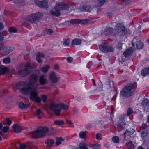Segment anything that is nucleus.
Wrapping results in <instances>:
<instances>
[{
	"label": "nucleus",
	"mask_w": 149,
	"mask_h": 149,
	"mask_svg": "<svg viewBox=\"0 0 149 149\" xmlns=\"http://www.w3.org/2000/svg\"><path fill=\"white\" fill-rule=\"evenodd\" d=\"M126 144L129 149H133L134 148V145L131 141L127 143Z\"/></svg>",
	"instance_id": "obj_33"
},
{
	"label": "nucleus",
	"mask_w": 149,
	"mask_h": 149,
	"mask_svg": "<svg viewBox=\"0 0 149 149\" xmlns=\"http://www.w3.org/2000/svg\"><path fill=\"white\" fill-rule=\"evenodd\" d=\"M136 28L139 30L141 29V26L139 24H136Z\"/></svg>",
	"instance_id": "obj_62"
},
{
	"label": "nucleus",
	"mask_w": 149,
	"mask_h": 149,
	"mask_svg": "<svg viewBox=\"0 0 149 149\" xmlns=\"http://www.w3.org/2000/svg\"><path fill=\"white\" fill-rule=\"evenodd\" d=\"M92 9V8L90 5L84 4L82 6L81 8H80V10L81 11H86L90 12Z\"/></svg>",
	"instance_id": "obj_18"
},
{
	"label": "nucleus",
	"mask_w": 149,
	"mask_h": 149,
	"mask_svg": "<svg viewBox=\"0 0 149 149\" xmlns=\"http://www.w3.org/2000/svg\"><path fill=\"white\" fill-rule=\"evenodd\" d=\"M122 44L120 42H118L117 45L116 47L117 48L120 50L122 49Z\"/></svg>",
	"instance_id": "obj_54"
},
{
	"label": "nucleus",
	"mask_w": 149,
	"mask_h": 149,
	"mask_svg": "<svg viewBox=\"0 0 149 149\" xmlns=\"http://www.w3.org/2000/svg\"><path fill=\"white\" fill-rule=\"evenodd\" d=\"M143 46V43L141 41L137 42L136 43V47L137 48L139 49L142 48Z\"/></svg>",
	"instance_id": "obj_32"
},
{
	"label": "nucleus",
	"mask_w": 149,
	"mask_h": 149,
	"mask_svg": "<svg viewBox=\"0 0 149 149\" xmlns=\"http://www.w3.org/2000/svg\"><path fill=\"white\" fill-rule=\"evenodd\" d=\"M55 11L51 10L50 11V14L53 16L58 17L60 15V13L58 10L55 9Z\"/></svg>",
	"instance_id": "obj_26"
},
{
	"label": "nucleus",
	"mask_w": 149,
	"mask_h": 149,
	"mask_svg": "<svg viewBox=\"0 0 149 149\" xmlns=\"http://www.w3.org/2000/svg\"><path fill=\"white\" fill-rule=\"evenodd\" d=\"M112 140L113 142L116 143H118L119 142V139L118 136H114L112 138Z\"/></svg>",
	"instance_id": "obj_41"
},
{
	"label": "nucleus",
	"mask_w": 149,
	"mask_h": 149,
	"mask_svg": "<svg viewBox=\"0 0 149 149\" xmlns=\"http://www.w3.org/2000/svg\"><path fill=\"white\" fill-rule=\"evenodd\" d=\"M3 26L2 23H0V30L3 29Z\"/></svg>",
	"instance_id": "obj_63"
},
{
	"label": "nucleus",
	"mask_w": 149,
	"mask_h": 149,
	"mask_svg": "<svg viewBox=\"0 0 149 149\" xmlns=\"http://www.w3.org/2000/svg\"><path fill=\"white\" fill-rule=\"evenodd\" d=\"M70 43V39H67L65 40L63 42V44L65 46H69Z\"/></svg>",
	"instance_id": "obj_45"
},
{
	"label": "nucleus",
	"mask_w": 149,
	"mask_h": 149,
	"mask_svg": "<svg viewBox=\"0 0 149 149\" xmlns=\"http://www.w3.org/2000/svg\"><path fill=\"white\" fill-rule=\"evenodd\" d=\"M47 96L45 95L42 96V99L44 102H45L46 100Z\"/></svg>",
	"instance_id": "obj_57"
},
{
	"label": "nucleus",
	"mask_w": 149,
	"mask_h": 149,
	"mask_svg": "<svg viewBox=\"0 0 149 149\" xmlns=\"http://www.w3.org/2000/svg\"><path fill=\"white\" fill-rule=\"evenodd\" d=\"M34 2L39 7L46 8L48 7L47 2L46 1H40L38 0H34Z\"/></svg>",
	"instance_id": "obj_13"
},
{
	"label": "nucleus",
	"mask_w": 149,
	"mask_h": 149,
	"mask_svg": "<svg viewBox=\"0 0 149 149\" xmlns=\"http://www.w3.org/2000/svg\"><path fill=\"white\" fill-rule=\"evenodd\" d=\"M70 23L71 24H75L78 23V20L77 19H72L69 21Z\"/></svg>",
	"instance_id": "obj_49"
},
{
	"label": "nucleus",
	"mask_w": 149,
	"mask_h": 149,
	"mask_svg": "<svg viewBox=\"0 0 149 149\" xmlns=\"http://www.w3.org/2000/svg\"><path fill=\"white\" fill-rule=\"evenodd\" d=\"M54 123L58 125H62L64 123V121L61 120H57L54 121Z\"/></svg>",
	"instance_id": "obj_39"
},
{
	"label": "nucleus",
	"mask_w": 149,
	"mask_h": 149,
	"mask_svg": "<svg viewBox=\"0 0 149 149\" xmlns=\"http://www.w3.org/2000/svg\"><path fill=\"white\" fill-rule=\"evenodd\" d=\"M141 105L145 111H149V99H145L143 100L141 102Z\"/></svg>",
	"instance_id": "obj_14"
},
{
	"label": "nucleus",
	"mask_w": 149,
	"mask_h": 149,
	"mask_svg": "<svg viewBox=\"0 0 149 149\" xmlns=\"http://www.w3.org/2000/svg\"><path fill=\"white\" fill-rule=\"evenodd\" d=\"M5 121L6 122V123H5L4 122H3V123L5 125H10L12 122L11 120L8 118H6Z\"/></svg>",
	"instance_id": "obj_40"
},
{
	"label": "nucleus",
	"mask_w": 149,
	"mask_h": 149,
	"mask_svg": "<svg viewBox=\"0 0 149 149\" xmlns=\"http://www.w3.org/2000/svg\"><path fill=\"white\" fill-rule=\"evenodd\" d=\"M43 14L41 13H36L29 16L27 18V21L29 22L33 23L41 18Z\"/></svg>",
	"instance_id": "obj_7"
},
{
	"label": "nucleus",
	"mask_w": 149,
	"mask_h": 149,
	"mask_svg": "<svg viewBox=\"0 0 149 149\" xmlns=\"http://www.w3.org/2000/svg\"><path fill=\"white\" fill-rule=\"evenodd\" d=\"M133 113V110L131 108H128L127 111V114L128 116H129L132 114Z\"/></svg>",
	"instance_id": "obj_47"
},
{
	"label": "nucleus",
	"mask_w": 149,
	"mask_h": 149,
	"mask_svg": "<svg viewBox=\"0 0 149 149\" xmlns=\"http://www.w3.org/2000/svg\"><path fill=\"white\" fill-rule=\"evenodd\" d=\"M28 84H26L24 82H21L17 84L16 87L17 89L20 90L23 94L26 95L27 92V91L29 88H30Z\"/></svg>",
	"instance_id": "obj_6"
},
{
	"label": "nucleus",
	"mask_w": 149,
	"mask_h": 149,
	"mask_svg": "<svg viewBox=\"0 0 149 149\" xmlns=\"http://www.w3.org/2000/svg\"><path fill=\"white\" fill-rule=\"evenodd\" d=\"M79 149H88V148L86 144L80 143L79 145Z\"/></svg>",
	"instance_id": "obj_38"
},
{
	"label": "nucleus",
	"mask_w": 149,
	"mask_h": 149,
	"mask_svg": "<svg viewBox=\"0 0 149 149\" xmlns=\"http://www.w3.org/2000/svg\"><path fill=\"white\" fill-rule=\"evenodd\" d=\"M96 138L97 139L101 140L102 139L101 134L99 133H98L96 134Z\"/></svg>",
	"instance_id": "obj_52"
},
{
	"label": "nucleus",
	"mask_w": 149,
	"mask_h": 149,
	"mask_svg": "<svg viewBox=\"0 0 149 149\" xmlns=\"http://www.w3.org/2000/svg\"><path fill=\"white\" fill-rule=\"evenodd\" d=\"M13 131L15 133H19L21 132V127L18 124H15L12 126Z\"/></svg>",
	"instance_id": "obj_21"
},
{
	"label": "nucleus",
	"mask_w": 149,
	"mask_h": 149,
	"mask_svg": "<svg viewBox=\"0 0 149 149\" xmlns=\"http://www.w3.org/2000/svg\"><path fill=\"white\" fill-rule=\"evenodd\" d=\"M147 130L145 128L142 129V132L141 134L142 136L144 137L147 135Z\"/></svg>",
	"instance_id": "obj_36"
},
{
	"label": "nucleus",
	"mask_w": 149,
	"mask_h": 149,
	"mask_svg": "<svg viewBox=\"0 0 149 149\" xmlns=\"http://www.w3.org/2000/svg\"><path fill=\"white\" fill-rule=\"evenodd\" d=\"M45 33H47V34L49 35L53 33V31L51 29H49L45 30Z\"/></svg>",
	"instance_id": "obj_48"
},
{
	"label": "nucleus",
	"mask_w": 149,
	"mask_h": 149,
	"mask_svg": "<svg viewBox=\"0 0 149 149\" xmlns=\"http://www.w3.org/2000/svg\"><path fill=\"white\" fill-rule=\"evenodd\" d=\"M54 141L51 139H48L45 142L47 146H52L54 143Z\"/></svg>",
	"instance_id": "obj_28"
},
{
	"label": "nucleus",
	"mask_w": 149,
	"mask_h": 149,
	"mask_svg": "<svg viewBox=\"0 0 149 149\" xmlns=\"http://www.w3.org/2000/svg\"><path fill=\"white\" fill-rule=\"evenodd\" d=\"M109 86H113L114 83L113 81H109Z\"/></svg>",
	"instance_id": "obj_60"
},
{
	"label": "nucleus",
	"mask_w": 149,
	"mask_h": 149,
	"mask_svg": "<svg viewBox=\"0 0 149 149\" xmlns=\"http://www.w3.org/2000/svg\"><path fill=\"white\" fill-rule=\"evenodd\" d=\"M33 86L34 87L29 88L27 90L26 95L30 94V99L32 101H34L36 96L38 95V93L37 91L38 87L39 86V84H37Z\"/></svg>",
	"instance_id": "obj_5"
},
{
	"label": "nucleus",
	"mask_w": 149,
	"mask_h": 149,
	"mask_svg": "<svg viewBox=\"0 0 149 149\" xmlns=\"http://www.w3.org/2000/svg\"><path fill=\"white\" fill-rule=\"evenodd\" d=\"M49 78L50 81L53 83H56L58 81V79L56 77V73L54 72H52L49 74Z\"/></svg>",
	"instance_id": "obj_16"
},
{
	"label": "nucleus",
	"mask_w": 149,
	"mask_h": 149,
	"mask_svg": "<svg viewBox=\"0 0 149 149\" xmlns=\"http://www.w3.org/2000/svg\"><path fill=\"white\" fill-rule=\"evenodd\" d=\"M100 49L102 52L107 53L109 52H113L114 49L111 46H109L106 44H102L100 46Z\"/></svg>",
	"instance_id": "obj_11"
},
{
	"label": "nucleus",
	"mask_w": 149,
	"mask_h": 149,
	"mask_svg": "<svg viewBox=\"0 0 149 149\" xmlns=\"http://www.w3.org/2000/svg\"><path fill=\"white\" fill-rule=\"evenodd\" d=\"M64 141V139L62 137H57L56 141V145H58L61 143V141Z\"/></svg>",
	"instance_id": "obj_30"
},
{
	"label": "nucleus",
	"mask_w": 149,
	"mask_h": 149,
	"mask_svg": "<svg viewBox=\"0 0 149 149\" xmlns=\"http://www.w3.org/2000/svg\"><path fill=\"white\" fill-rule=\"evenodd\" d=\"M107 0H97V3L98 6H100L103 5Z\"/></svg>",
	"instance_id": "obj_34"
},
{
	"label": "nucleus",
	"mask_w": 149,
	"mask_h": 149,
	"mask_svg": "<svg viewBox=\"0 0 149 149\" xmlns=\"http://www.w3.org/2000/svg\"><path fill=\"white\" fill-rule=\"evenodd\" d=\"M3 49H4V54L5 55L8 54L12 50V48L10 46L4 47L3 45H2L1 47L0 46V51Z\"/></svg>",
	"instance_id": "obj_17"
},
{
	"label": "nucleus",
	"mask_w": 149,
	"mask_h": 149,
	"mask_svg": "<svg viewBox=\"0 0 149 149\" xmlns=\"http://www.w3.org/2000/svg\"><path fill=\"white\" fill-rule=\"evenodd\" d=\"M46 79L44 77L43 75L40 76L39 78V82L38 83L40 85H44L46 84Z\"/></svg>",
	"instance_id": "obj_25"
},
{
	"label": "nucleus",
	"mask_w": 149,
	"mask_h": 149,
	"mask_svg": "<svg viewBox=\"0 0 149 149\" xmlns=\"http://www.w3.org/2000/svg\"><path fill=\"white\" fill-rule=\"evenodd\" d=\"M44 56L45 55L43 54L38 52L36 54V59L39 63H41L42 62V61L41 58H44Z\"/></svg>",
	"instance_id": "obj_20"
},
{
	"label": "nucleus",
	"mask_w": 149,
	"mask_h": 149,
	"mask_svg": "<svg viewBox=\"0 0 149 149\" xmlns=\"http://www.w3.org/2000/svg\"><path fill=\"white\" fill-rule=\"evenodd\" d=\"M49 108L53 111L56 115L59 116L61 109L67 110L68 109V106L63 103H52L50 105Z\"/></svg>",
	"instance_id": "obj_2"
},
{
	"label": "nucleus",
	"mask_w": 149,
	"mask_h": 149,
	"mask_svg": "<svg viewBox=\"0 0 149 149\" xmlns=\"http://www.w3.org/2000/svg\"><path fill=\"white\" fill-rule=\"evenodd\" d=\"M81 40L80 39H75L72 40L71 42V44L72 45H79L81 43Z\"/></svg>",
	"instance_id": "obj_27"
},
{
	"label": "nucleus",
	"mask_w": 149,
	"mask_h": 149,
	"mask_svg": "<svg viewBox=\"0 0 149 149\" xmlns=\"http://www.w3.org/2000/svg\"><path fill=\"white\" fill-rule=\"evenodd\" d=\"M1 130L2 132V131L4 133H6L9 130V127L8 126H4L3 127L2 129L1 128Z\"/></svg>",
	"instance_id": "obj_46"
},
{
	"label": "nucleus",
	"mask_w": 149,
	"mask_h": 149,
	"mask_svg": "<svg viewBox=\"0 0 149 149\" xmlns=\"http://www.w3.org/2000/svg\"><path fill=\"white\" fill-rule=\"evenodd\" d=\"M4 63L6 64L9 63L10 62V59L9 57H7L4 59L3 60Z\"/></svg>",
	"instance_id": "obj_43"
},
{
	"label": "nucleus",
	"mask_w": 149,
	"mask_h": 149,
	"mask_svg": "<svg viewBox=\"0 0 149 149\" xmlns=\"http://www.w3.org/2000/svg\"><path fill=\"white\" fill-rule=\"evenodd\" d=\"M67 121L70 125H72V123L71 121H70L68 122Z\"/></svg>",
	"instance_id": "obj_64"
},
{
	"label": "nucleus",
	"mask_w": 149,
	"mask_h": 149,
	"mask_svg": "<svg viewBox=\"0 0 149 149\" xmlns=\"http://www.w3.org/2000/svg\"><path fill=\"white\" fill-rule=\"evenodd\" d=\"M3 36L2 34L0 32V41L3 40Z\"/></svg>",
	"instance_id": "obj_58"
},
{
	"label": "nucleus",
	"mask_w": 149,
	"mask_h": 149,
	"mask_svg": "<svg viewBox=\"0 0 149 149\" xmlns=\"http://www.w3.org/2000/svg\"><path fill=\"white\" fill-rule=\"evenodd\" d=\"M13 2L15 4L17 5L19 4H20V3L19 2L18 0H14Z\"/></svg>",
	"instance_id": "obj_61"
},
{
	"label": "nucleus",
	"mask_w": 149,
	"mask_h": 149,
	"mask_svg": "<svg viewBox=\"0 0 149 149\" xmlns=\"http://www.w3.org/2000/svg\"><path fill=\"white\" fill-rule=\"evenodd\" d=\"M135 132V130L133 129H130L126 130L125 132L123 134L124 137L125 138L126 136H128L132 134Z\"/></svg>",
	"instance_id": "obj_23"
},
{
	"label": "nucleus",
	"mask_w": 149,
	"mask_h": 149,
	"mask_svg": "<svg viewBox=\"0 0 149 149\" xmlns=\"http://www.w3.org/2000/svg\"><path fill=\"white\" fill-rule=\"evenodd\" d=\"M38 79L37 74H32L29 78V82L28 84L30 88L34 87L33 86L37 84H39L38 83H36Z\"/></svg>",
	"instance_id": "obj_9"
},
{
	"label": "nucleus",
	"mask_w": 149,
	"mask_h": 149,
	"mask_svg": "<svg viewBox=\"0 0 149 149\" xmlns=\"http://www.w3.org/2000/svg\"><path fill=\"white\" fill-rule=\"evenodd\" d=\"M36 115L37 116H39L41 113H42V112L41 110L40 109H37L36 111Z\"/></svg>",
	"instance_id": "obj_50"
},
{
	"label": "nucleus",
	"mask_w": 149,
	"mask_h": 149,
	"mask_svg": "<svg viewBox=\"0 0 149 149\" xmlns=\"http://www.w3.org/2000/svg\"><path fill=\"white\" fill-rule=\"evenodd\" d=\"M18 74L21 77L26 76L30 73L33 70L31 64L29 63H24L18 66Z\"/></svg>",
	"instance_id": "obj_1"
},
{
	"label": "nucleus",
	"mask_w": 149,
	"mask_h": 149,
	"mask_svg": "<svg viewBox=\"0 0 149 149\" xmlns=\"http://www.w3.org/2000/svg\"><path fill=\"white\" fill-rule=\"evenodd\" d=\"M88 22V20L86 19L78 20V23L81 24L82 25H85L87 24Z\"/></svg>",
	"instance_id": "obj_35"
},
{
	"label": "nucleus",
	"mask_w": 149,
	"mask_h": 149,
	"mask_svg": "<svg viewBox=\"0 0 149 149\" xmlns=\"http://www.w3.org/2000/svg\"><path fill=\"white\" fill-rule=\"evenodd\" d=\"M49 130V129L47 127H41L31 132V137L34 138L43 137L46 136Z\"/></svg>",
	"instance_id": "obj_3"
},
{
	"label": "nucleus",
	"mask_w": 149,
	"mask_h": 149,
	"mask_svg": "<svg viewBox=\"0 0 149 149\" xmlns=\"http://www.w3.org/2000/svg\"><path fill=\"white\" fill-rule=\"evenodd\" d=\"M34 101H35L36 102H40L41 101V99L40 98L38 97V95L37 96H36V98H35Z\"/></svg>",
	"instance_id": "obj_56"
},
{
	"label": "nucleus",
	"mask_w": 149,
	"mask_h": 149,
	"mask_svg": "<svg viewBox=\"0 0 149 149\" xmlns=\"http://www.w3.org/2000/svg\"><path fill=\"white\" fill-rule=\"evenodd\" d=\"M100 147V144H96L92 146L93 148L94 149H99Z\"/></svg>",
	"instance_id": "obj_53"
},
{
	"label": "nucleus",
	"mask_w": 149,
	"mask_h": 149,
	"mask_svg": "<svg viewBox=\"0 0 149 149\" xmlns=\"http://www.w3.org/2000/svg\"><path fill=\"white\" fill-rule=\"evenodd\" d=\"M9 71L8 68H6L3 66H0V74H4L8 73Z\"/></svg>",
	"instance_id": "obj_19"
},
{
	"label": "nucleus",
	"mask_w": 149,
	"mask_h": 149,
	"mask_svg": "<svg viewBox=\"0 0 149 149\" xmlns=\"http://www.w3.org/2000/svg\"><path fill=\"white\" fill-rule=\"evenodd\" d=\"M115 33L121 36H123L126 34L127 31L126 28L121 24L117 25L115 29Z\"/></svg>",
	"instance_id": "obj_8"
},
{
	"label": "nucleus",
	"mask_w": 149,
	"mask_h": 149,
	"mask_svg": "<svg viewBox=\"0 0 149 149\" xmlns=\"http://www.w3.org/2000/svg\"><path fill=\"white\" fill-rule=\"evenodd\" d=\"M79 135L81 138H84L86 136V133L84 132H81L79 134Z\"/></svg>",
	"instance_id": "obj_44"
},
{
	"label": "nucleus",
	"mask_w": 149,
	"mask_h": 149,
	"mask_svg": "<svg viewBox=\"0 0 149 149\" xmlns=\"http://www.w3.org/2000/svg\"><path fill=\"white\" fill-rule=\"evenodd\" d=\"M149 73V68L143 69L141 72V74L142 76H145Z\"/></svg>",
	"instance_id": "obj_29"
},
{
	"label": "nucleus",
	"mask_w": 149,
	"mask_h": 149,
	"mask_svg": "<svg viewBox=\"0 0 149 149\" xmlns=\"http://www.w3.org/2000/svg\"><path fill=\"white\" fill-rule=\"evenodd\" d=\"M49 66L47 65L43 67L42 68V71L43 72L47 73L49 68Z\"/></svg>",
	"instance_id": "obj_37"
},
{
	"label": "nucleus",
	"mask_w": 149,
	"mask_h": 149,
	"mask_svg": "<svg viewBox=\"0 0 149 149\" xmlns=\"http://www.w3.org/2000/svg\"><path fill=\"white\" fill-rule=\"evenodd\" d=\"M30 103L25 104L22 102H20L18 104L19 108L21 109H27L30 106Z\"/></svg>",
	"instance_id": "obj_24"
},
{
	"label": "nucleus",
	"mask_w": 149,
	"mask_h": 149,
	"mask_svg": "<svg viewBox=\"0 0 149 149\" xmlns=\"http://www.w3.org/2000/svg\"><path fill=\"white\" fill-rule=\"evenodd\" d=\"M69 8L68 6L66 4L63 2H59L56 3L54 7V9L58 10L59 11L66 10Z\"/></svg>",
	"instance_id": "obj_12"
},
{
	"label": "nucleus",
	"mask_w": 149,
	"mask_h": 149,
	"mask_svg": "<svg viewBox=\"0 0 149 149\" xmlns=\"http://www.w3.org/2000/svg\"><path fill=\"white\" fill-rule=\"evenodd\" d=\"M54 69L55 70H58L59 69V67L58 65H54Z\"/></svg>",
	"instance_id": "obj_59"
},
{
	"label": "nucleus",
	"mask_w": 149,
	"mask_h": 149,
	"mask_svg": "<svg viewBox=\"0 0 149 149\" xmlns=\"http://www.w3.org/2000/svg\"><path fill=\"white\" fill-rule=\"evenodd\" d=\"M67 60L69 63H71L73 61V58L71 57H68L67 58Z\"/></svg>",
	"instance_id": "obj_55"
},
{
	"label": "nucleus",
	"mask_w": 149,
	"mask_h": 149,
	"mask_svg": "<svg viewBox=\"0 0 149 149\" xmlns=\"http://www.w3.org/2000/svg\"><path fill=\"white\" fill-rule=\"evenodd\" d=\"M3 127V125L1 123H0V141H1L2 140V138L1 136H2L3 134V133L2 132H1V128H2Z\"/></svg>",
	"instance_id": "obj_51"
},
{
	"label": "nucleus",
	"mask_w": 149,
	"mask_h": 149,
	"mask_svg": "<svg viewBox=\"0 0 149 149\" xmlns=\"http://www.w3.org/2000/svg\"><path fill=\"white\" fill-rule=\"evenodd\" d=\"M19 147L20 149H30L31 148V147L29 145L25 144H20Z\"/></svg>",
	"instance_id": "obj_31"
},
{
	"label": "nucleus",
	"mask_w": 149,
	"mask_h": 149,
	"mask_svg": "<svg viewBox=\"0 0 149 149\" xmlns=\"http://www.w3.org/2000/svg\"><path fill=\"white\" fill-rule=\"evenodd\" d=\"M9 31L10 33H15L17 32V29L15 28L11 27L9 29Z\"/></svg>",
	"instance_id": "obj_42"
},
{
	"label": "nucleus",
	"mask_w": 149,
	"mask_h": 149,
	"mask_svg": "<svg viewBox=\"0 0 149 149\" xmlns=\"http://www.w3.org/2000/svg\"><path fill=\"white\" fill-rule=\"evenodd\" d=\"M133 50V48L130 47L124 52L123 55L125 57H128L132 53Z\"/></svg>",
	"instance_id": "obj_22"
},
{
	"label": "nucleus",
	"mask_w": 149,
	"mask_h": 149,
	"mask_svg": "<svg viewBox=\"0 0 149 149\" xmlns=\"http://www.w3.org/2000/svg\"><path fill=\"white\" fill-rule=\"evenodd\" d=\"M126 116V115H122L120 117L119 120L117 122V127L120 129H124L125 128L126 123L125 119Z\"/></svg>",
	"instance_id": "obj_10"
},
{
	"label": "nucleus",
	"mask_w": 149,
	"mask_h": 149,
	"mask_svg": "<svg viewBox=\"0 0 149 149\" xmlns=\"http://www.w3.org/2000/svg\"><path fill=\"white\" fill-rule=\"evenodd\" d=\"M134 86L132 83L127 84L124 89L120 91V95L123 97H127L131 96L133 94Z\"/></svg>",
	"instance_id": "obj_4"
},
{
	"label": "nucleus",
	"mask_w": 149,
	"mask_h": 149,
	"mask_svg": "<svg viewBox=\"0 0 149 149\" xmlns=\"http://www.w3.org/2000/svg\"><path fill=\"white\" fill-rule=\"evenodd\" d=\"M115 30L110 27H107L105 29L104 31H102L101 32V35H104L106 36H108L111 34L112 33L115 34L114 31Z\"/></svg>",
	"instance_id": "obj_15"
}]
</instances>
